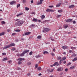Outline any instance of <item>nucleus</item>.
I'll use <instances>...</instances> for the list:
<instances>
[{
    "instance_id": "5",
    "label": "nucleus",
    "mask_w": 77,
    "mask_h": 77,
    "mask_svg": "<svg viewBox=\"0 0 77 77\" xmlns=\"http://www.w3.org/2000/svg\"><path fill=\"white\" fill-rule=\"evenodd\" d=\"M63 71V68L62 67H60L57 69V71Z\"/></svg>"
},
{
    "instance_id": "2",
    "label": "nucleus",
    "mask_w": 77,
    "mask_h": 77,
    "mask_svg": "<svg viewBox=\"0 0 77 77\" xmlns=\"http://www.w3.org/2000/svg\"><path fill=\"white\" fill-rule=\"evenodd\" d=\"M15 45V44L12 43L10 45H8L7 46L4 47L3 48V49H6V48H10L11 47H13Z\"/></svg>"
},
{
    "instance_id": "32",
    "label": "nucleus",
    "mask_w": 77,
    "mask_h": 77,
    "mask_svg": "<svg viewBox=\"0 0 77 77\" xmlns=\"http://www.w3.org/2000/svg\"><path fill=\"white\" fill-rule=\"evenodd\" d=\"M15 32H20V30L17 29L15 30Z\"/></svg>"
},
{
    "instance_id": "38",
    "label": "nucleus",
    "mask_w": 77,
    "mask_h": 77,
    "mask_svg": "<svg viewBox=\"0 0 77 77\" xmlns=\"http://www.w3.org/2000/svg\"><path fill=\"white\" fill-rule=\"evenodd\" d=\"M17 56H18V57H21V54H17Z\"/></svg>"
},
{
    "instance_id": "29",
    "label": "nucleus",
    "mask_w": 77,
    "mask_h": 77,
    "mask_svg": "<svg viewBox=\"0 0 77 77\" xmlns=\"http://www.w3.org/2000/svg\"><path fill=\"white\" fill-rule=\"evenodd\" d=\"M17 35V33H14L12 34V36H14V35Z\"/></svg>"
},
{
    "instance_id": "43",
    "label": "nucleus",
    "mask_w": 77,
    "mask_h": 77,
    "mask_svg": "<svg viewBox=\"0 0 77 77\" xmlns=\"http://www.w3.org/2000/svg\"><path fill=\"white\" fill-rule=\"evenodd\" d=\"M20 4H18L17 5V8H18V7H20Z\"/></svg>"
},
{
    "instance_id": "39",
    "label": "nucleus",
    "mask_w": 77,
    "mask_h": 77,
    "mask_svg": "<svg viewBox=\"0 0 77 77\" xmlns=\"http://www.w3.org/2000/svg\"><path fill=\"white\" fill-rule=\"evenodd\" d=\"M68 20H69V22H71V21H72V20L71 19H69Z\"/></svg>"
},
{
    "instance_id": "3",
    "label": "nucleus",
    "mask_w": 77,
    "mask_h": 77,
    "mask_svg": "<svg viewBox=\"0 0 77 77\" xmlns=\"http://www.w3.org/2000/svg\"><path fill=\"white\" fill-rule=\"evenodd\" d=\"M51 30V29L49 28H45L44 30H43L42 32H49V31H50Z\"/></svg>"
},
{
    "instance_id": "59",
    "label": "nucleus",
    "mask_w": 77,
    "mask_h": 77,
    "mask_svg": "<svg viewBox=\"0 0 77 77\" xmlns=\"http://www.w3.org/2000/svg\"><path fill=\"white\" fill-rule=\"evenodd\" d=\"M37 21H38V22H39V23H40V22H41V20H38Z\"/></svg>"
},
{
    "instance_id": "12",
    "label": "nucleus",
    "mask_w": 77,
    "mask_h": 77,
    "mask_svg": "<svg viewBox=\"0 0 77 77\" xmlns=\"http://www.w3.org/2000/svg\"><path fill=\"white\" fill-rule=\"evenodd\" d=\"M56 65H57V66H58L59 65V64H58V62H56L54 63L53 65V66H56Z\"/></svg>"
},
{
    "instance_id": "35",
    "label": "nucleus",
    "mask_w": 77,
    "mask_h": 77,
    "mask_svg": "<svg viewBox=\"0 0 77 77\" xmlns=\"http://www.w3.org/2000/svg\"><path fill=\"white\" fill-rule=\"evenodd\" d=\"M66 59V57H63L62 58V59L63 60H65Z\"/></svg>"
},
{
    "instance_id": "28",
    "label": "nucleus",
    "mask_w": 77,
    "mask_h": 77,
    "mask_svg": "<svg viewBox=\"0 0 77 77\" xmlns=\"http://www.w3.org/2000/svg\"><path fill=\"white\" fill-rule=\"evenodd\" d=\"M37 69L38 71H41V70L42 69L41 68V67H38V68Z\"/></svg>"
},
{
    "instance_id": "42",
    "label": "nucleus",
    "mask_w": 77,
    "mask_h": 77,
    "mask_svg": "<svg viewBox=\"0 0 77 77\" xmlns=\"http://www.w3.org/2000/svg\"><path fill=\"white\" fill-rule=\"evenodd\" d=\"M25 9L26 10V11H29V8H28L26 7L25 8Z\"/></svg>"
},
{
    "instance_id": "23",
    "label": "nucleus",
    "mask_w": 77,
    "mask_h": 77,
    "mask_svg": "<svg viewBox=\"0 0 77 77\" xmlns=\"http://www.w3.org/2000/svg\"><path fill=\"white\" fill-rule=\"evenodd\" d=\"M37 39H41V35H38L37 37Z\"/></svg>"
},
{
    "instance_id": "9",
    "label": "nucleus",
    "mask_w": 77,
    "mask_h": 77,
    "mask_svg": "<svg viewBox=\"0 0 77 77\" xmlns=\"http://www.w3.org/2000/svg\"><path fill=\"white\" fill-rule=\"evenodd\" d=\"M23 15V13H20L19 14H17V17H20V15Z\"/></svg>"
},
{
    "instance_id": "13",
    "label": "nucleus",
    "mask_w": 77,
    "mask_h": 77,
    "mask_svg": "<svg viewBox=\"0 0 77 77\" xmlns=\"http://www.w3.org/2000/svg\"><path fill=\"white\" fill-rule=\"evenodd\" d=\"M29 51V50H25L24 51H23V52H24V53H28Z\"/></svg>"
},
{
    "instance_id": "40",
    "label": "nucleus",
    "mask_w": 77,
    "mask_h": 77,
    "mask_svg": "<svg viewBox=\"0 0 77 77\" xmlns=\"http://www.w3.org/2000/svg\"><path fill=\"white\" fill-rule=\"evenodd\" d=\"M50 54L52 56H53L54 55V54L53 53H51Z\"/></svg>"
},
{
    "instance_id": "1",
    "label": "nucleus",
    "mask_w": 77,
    "mask_h": 77,
    "mask_svg": "<svg viewBox=\"0 0 77 77\" xmlns=\"http://www.w3.org/2000/svg\"><path fill=\"white\" fill-rule=\"evenodd\" d=\"M17 23L19 26H21L23 24V23H24V21L20 20L17 21Z\"/></svg>"
},
{
    "instance_id": "56",
    "label": "nucleus",
    "mask_w": 77,
    "mask_h": 77,
    "mask_svg": "<svg viewBox=\"0 0 77 77\" xmlns=\"http://www.w3.org/2000/svg\"><path fill=\"white\" fill-rule=\"evenodd\" d=\"M66 63V61H64L63 62V63H64V64H65Z\"/></svg>"
},
{
    "instance_id": "30",
    "label": "nucleus",
    "mask_w": 77,
    "mask_h": 77,
    "mask_svg": "<svg viewBox=\"0 0 77 77\" xmlns=\"http://www.w3.org/2000/svg\"><path fill=\"white\" fill-rule=\"evenodd\" d=\"M51 69H48L47 70V71L48 72H51Z\"/></svg>"
},
{
    "instance_id": "25",
    "label": "nucleus",
    "mask_w": 77,
    "mask_h": 77,
    "mask_svg": "<svg viewBox=\"0 0 77 77\" xmlns=\"http://www.w3.org/2000/svg\"><path fill=\"white\" fill-rule=\"evenodd\" d=\"M35 57L36 58H38V57H41V55H36V56H35Z\"/></svg>"
},
{
    "instance_id": "11",
    "label": "nucleus",
    "mask_w": 77,
    "mask_h": 77,
    "mask_svg": "<svg viewBox=\"0 0 77 77\" xmlns=\"http://www.w3.org/2000/svg\"><path fill=\"white\" fill-rule=\"evenodd\" d=\"M75 7V5H71L70 6H69V8H73Z\"/></svg>"
},
{
    "instance_id": "24",
    "label": "nucleus",
    "mask_w": 77,
    "mask_h": 77,
    "mask_svg": "<svg viewBox=\"0 0 77 77\" xmlns=\"http://www.w3.org/2000/svg\"><path fill=\"white\" fill-rule=\"evenodd\" d=\"M72 57L73 56H74V57H75V56H76V54H75V53H74L72 55Z\"/></svg>"
},
{
    "instance_id": "22",
    "label": "nucleus",
    "mask_w": 77,
    "mask_h": 77,
    "mask_svg": "<svg viewBox=\"0 0 77 77\" xmlns=\"http://www.w3.org/2000/svg\"><path fill=\"white\" fill-rule=\"evenodd\" d=\"M5 35V32H4L0 33V36H2V35Z\"/></svg>"
},
{
    "instance_id": "31",
    "label": "nucleus",
    "mask_w": 77,
    "mask_h": 77,
    "mask_svg": "<svg viewBox=\"0 0 77 77\" xmlns=\"http://www.w3.org/2000/svg\"><path fill=\"white\" fill-rule=\"evenodd\" d=\"M7 59L8 58H7V57L3 59V61H5V60H7Z\"/></svg>"
},
{
    "instance_id": "36",
    "label": "nucleus",
    "mask_w": 77,
    "mask_h": 77,
    "mask_svg": "<svg viewBox=\"0 0 77 77\" xmlns=\"http://www.w3.org/2000/svg\"><path fill=\"white\" fill-rule=\"evenodd\" d=\"M32 54H33V52L31 51L29 53V55H32Z\"/></svg>"
},
{
    "instance_id": "64",
    "label": "nucleus",
    "mask_w": 77,
    "mask_h": 77,
    "mask_svg": "<svg viewBox=\"0 0 77 77\" xmlns=\"http://www.w3.org/2000/svg\"><path fill=\"white\" fill-rule=\"evenodd\" d=\"M35 12H32V13H31V14H35Z\"/></svg>"
},
{
    "instance_id": "33",
    "label": "nucleus",
    "mask_w": 77,
    "mask_h": 77,
    "mask_svg": "<svg viewBox=\"0 0 77 77\" xmlns=\"http://www.w3.org/2000/svg\"><path fill=\"white\" fill-rule=\"evenodd\" d=\"M38 65L37 64H36L35 66V68H38Z\"/></svg>"
},
{
    "instance_id": "47",
    "label": "nucleus",
    "mask_w": 77,
    "mask_h": 77,
    "mask_svg": "<svg viewBox=\"0 0 77 77\" xmlns=\"http://www.w3.org/2000/svg\"><path fill=\"white\" fill-rule=\"evenodd\" d=\"M40 4H42V2H43V0H40Z\"/></svg>"
},
{
    "instance_id": "6",
    "label": "nucleus",
    "mask_w": 77,
    "mask_h": 77,
    "mask_svg": "<svg viewBox=\"0 0 77 77\" xmlns=\"http://www.w3.org/2000/svg\"><path fill=\"white\" fill-rule=\"evenodd\" d=\"M25 59L24 58H19L18 59H17V60H20V61H22V60H24Z\"/></svg>"
},
{
    "instance_id": "18",
    "label": "nucleus",
    "mask_w": 77,
    "mask_h": 77,
    "mask_svg": "<svg viewBox=\"0 0 77 77\" xmlns=\"http://www.w3.org/2000/svg\"><path fill=\"white\" fill-rule=\"evenodd\" d=\"M63 26L64 29H66L68 27V25H64Z\"/></svg>"
},
{
    "instance_id": "60",
    "label": "nucleus",
    "mask_w": 77,
    "mask_h": 77,
    "mask_svg": "<svg viewBox=\"0 0 77 77\" xmlns=\"http://www.w3.org/2000/svg\"><path fill=\"white\" fill-rule=\"evenodd\" d=\"M31 3H33V0H32L31 1Z\"/></svg>"
},
{
    "instance_id": "21",
    "label": "nucleus",
    "mask_w": 77,
    "mask_h": 77,
    "mask_svg": "<svg viewBox=\"0 0 77 77\" xmlns=\"http://www.w3.org/2000/svg\"><path fill=\"white\" fill-rule=\"evenodd\" d=\"M77 60V57H75L72 60V61L74 62V61H75V60Z\"/></svg>"
},
{
    "instance_id": "10",
    "label": "nucleus",
    "mask_w": 77,
    "mask_h": 77,
    "mask_svg": "<svg viewBox=\"0 0 77 77\" xmlns=\"http://www.w3.org/2000/svg\"><path fill=\"white\" fill-rule=\"evenodd\" d=\"M15 3H16V2L13 1L10 2V4L11 5H14V4H15Z\"/></svg>"
},
{
    "instance_id": "51",
    "label": "nucleus",
    "mask_w": 77,
    "mask_h": 77,
    "mask_svg": "<svg viewBox=\"0 0 77 77\" xmlns=\"http://www.w3.org/2000/svg\"><path fill=\"white\" fill-rule=\"evenodd\" d=\"M11 50H12V51H14L15 50V48H13L12 49H11Z\"/></svg>"
},
{
    "instance_id": "8",
    "label": "nucleus",
    "mask_w": 77,
    "mask_h": 77,
    "mask_svg": "<svg viewBox=\"0 0 77 77\" xmlns=\"http://www.w3.org/2000/svg\"><path fill=\"white\" fill-rule=\"evenodd\" d=\"M63 49H67L68 48V46H63L62 47Z\"/></svg>"
},
{
    "instance_id": "15",
    "label": "nucleus",
    "mask_w": 77,
    "mask_h": 77,
    "mask_svg": "<svg viewBox=\"0 0 77 77\" xmlns=\"http://www.w3.org/2000/svg\"><path fill=\"white\" fill-rule=\"evenodd\" d=\"M32 21H33L34 22H37V21H38V20L35 18H34L33 19Z\"/></svg>"
},
{
    "instance_id": "27",
    "label": "nucleus",
    "mask_w": 77,
    "mask_h": 77,
    "mask_svg": "<svg viewBox=\"0 0 77 77\" xmlns=\"http://www.w3.org/2000/svg\"><path fill=\"white\" fill-rule=\"evenodd\" d=\"M42 19H44L45 18V16L42 15L41 17Z\"/></svg>"
},
{
    "instance_id": "45",
    "label": "nucleus",
    "mask_w": 77,
    "mask_h": 77,
    "mask_svg": "<svg viewBox=\"0 0 77 77\" xmlns=\"http://www.w3.org/2000/svg\"><path fill=\"white\" fill-rule=\"evenodd\" d=\"M58 60H60L61 59V57H59L57 58Z\"/></svg>"
},
{
    "instance_id": "62",
    "label": "nucleus",
    "mask_w": 77,
    "mask_h": 77,
    "mask_svg": "<svg viewBox=\"0 0 77 77\" xmlns=\"http://www.w3.org/2000/svg\"><path fill=\"white\" fill-rule=\"evenodd\" d=\"M66 22H69V21L68 19V20H66Z\"/></svg>"
},
{
    "instance_id": "48",
    "label": "nucleus",
    "mask_w": 77,
    "mask_h": 77,
    "mask_svg": "<svg viewBox=\"0 0 77 77\" xmlns=\"http://www.w3.org/2000/svg\"><path fill=\"white\" fill-rule=\"evenodd\" d=\"M71 48L72 50H74V49H75V48L74 47H72Z\"/></svg>"
},
{
    "instance_id": "55",
    "label": "nucleus",
    "mask_w": 77,
    "mask_h": 77,
    "mask_svg": "<svg viewBox=\"0 0 77 77\" xmlns=\"http://www.w3.org/2000/svg\"><path fill=\"white\" fill-rule=\"evenodd\" d=\"M73 24H76V22H75V21H73Z\"/></svg>"
},
{
    "instance_id": "41",
    "label": "nucleus",
    "mask_w": 77,
    "mask_h": 77,
    "mask_svg": "<svg viewBox=\"0 0 77 77\" xmlns=\"http://www.w3.org/2000/svg\"><path fill=\"white\" fill-rule=\"evenodd\" d=\"M30 75H31V73H29L27 74V75H28V76H29Z\"/></svg>"
},
{
    "instance_id": "17",
    "label": "nucleus",
    "mask_w": 77,
    "mask_h": 77,
    "mask_svg": "<svg viewBox=\"0 0 77 77\" xmlns=\"http://www.w3.org/2000/svg\"><path fill=\"white\" fill-rule=\"evenodd\" d=\"M61 5V3H60L56 5V7H59Z\"/></svg>"
},
{
    "instance_id": "16",
    "label": "nucleus",
    "mask_w": 77,
    "mask_h": 77,
    "mask_svg": "<svg viewBox=\"0 0 77 77\" xmlns=\"http://www.w3.org/2000/svg\"><path fill=\"white\" fill-rule=\"evenodd\" d=\"M24 52H23V53H22L21 54H20V57H23V56H24Z\"/></svg>"
},
{
    "instance_id": "57",
    "label": "nucleus",
    "mask_w": 77,
    "mask_h": 77,
    "mask_svg": "<svg viewBox=\"0 0 77 77\" xmlns=\"http://www.w3.org/2000/svg\"><path fill=\"white\" fill-rule=\"evenodd\" d=\"M71 64V63H69L67 64V66H69V65H70Z\"/></svg>"
},
{
    "instance_id": "7",
    "label": "nucleus",
    "mask_w": 77,
    "mask_h": 77,
    "mask_svg": "<svg viewBox=\"0 0 77 77\" xmlns=\"http://www.w3.org/2000/svg\"><path fill=\"white\" fill-rule=\"evenodd\" d=\"M30 33H31L30 32H26L25 33V35H30Z\"/></svg>"
},
{
    "instance_id": "4",
    "label": "nucleus",
    "mask_w": 77,
    "mask_h": 77,
    "mask_svg": "<svg viewBox=\"0 0 77 77\" xmlns=\"http://www.w3.org/2000/svg\"><path fill=\"white\" fill-rule=\"evenodd\" d=\"M46 12H54V10H53L52 9H47L46 10Z\"/></svg>"
},
{
    "instance_id": "34",
    "label": "nucleus",
    "mask_w": 77,
    "mask_h": 77,
    "mask_svg": "<svg viewBox=\"0 0 77 77\" xmlns=\"http://www.w3.org/2000/svg\"><path fill=\"white\" fill-rule=\"evenodd\" d=\"M27 65H31V63L30 62H28L27 63Z\"/></svg>"
},
{
    "instance_id": "63",
    "label": "nucleus",
    "mask_w": 77,
    "mask_h": 77,
    "mask_svg": "<svg viewBox=\"0 0 77 77\" xmlns=\"http://www.w3.org/2000/svg\"><path fill=\"white\" fill-rule=\"evenodd\" d=\"M7 31L8 32H10V31H11V30L10 29H8Z\"/></svg>"
},
{
    "instance_id": "61",
    "label": "nucleus",
    "mask_w": 77,
    "mask_h": 77,
    "mask_svg": "<svg viewBox=\"0 0 77 77\" xmlns=\"http://www.w3.org/2000/svg\"><path fill=\"white\" fill-rule=\"evenodd\" d=\"M31 26H32V27H34V26H35V25L32 24Z\"/></svg>"
},
{
    "instance_id": "19",
    "label": "nucleus",
    "mask_w": 77,
    "mask_h": 77,
    "mask_svg": "<svg viewBox=\"0 0 77 77\" xmlns=\"http://www.w3.org/2000/svg\"><path fill=\"white\" fill-rule=\"evenodd\" d=\"M17 63L18 64V65H21V64H22V62H21V61H18Z\"/></svg>"
},
{
    "instance_id": "52",
    "label": "nucleus",
    "mask_w": 77,
    "mask_h": 77,
    "mask_svg": "<svg viewBox=\"0 0 77 77\" xmlns=\"http://www.w3.org/2000/svg\"><path fill=\"white\" fill-rule=\"evenodd\" d=\"M62 60H60V64L62 63Z\"/></svg>"
},
{
    "instance_id": "50",
    "label": "nucleus",
    "mask_w": 77,
    "mask_h": 77,
    "mask_svg": "<svg viewBox=\"0 0 77 77\" xmlns=\"http://www.w3.org/2000/svg\"><path fill=\"white\" fill-rule=\"evenodd\" d=\"M2 55H4L5 56V55H6V54L5 53H2Z\"/></svg>"
},
{
    "instance_id": "44",
    "label": "nucleus",
    "mask_w": 77,
    "mask_h": 77,
    "mask_svg": "<svg viewBox=\"0 0 77 77\" xmlns=\"http://www.w3.org/2000/svg\"><path fill=\"white\" fill-rule=\"evenodd\" d=\"M2 24H5V22L4 21H2Z\"/></svg>"
},
{
    "instance_id": "54",
    "label": "nucleus",
    "mask_w": 77,
    "mask_h": 77,
    "mask_svg": "<svg viewBox=\"0 0 77 77\" xmlns=\"http://www.w3.org/2000/svg\"><path fill=\"white\" fill-rule=\"evenodd\" d=\"M68 70V69H65V71H66V72H67Z\"/></svg>"
},
{
    "instance_id": "46",
    "label": "nucleus",
    "mask_w": 77,
    "mask_h": 77,
    "mask_svg": "<svg viewBox=\"0 0 77 77\" xmlns=\"http://www.w3.org/2000/svg\"><path fill=\"white\" fill-rule=\"evenodd\" d=\"M37 4L38 5H41V4H41V2H38L37 3Z\"/></svg>"
},
{
    "instance_id": "49",
    "label": "nucleus",
    "mask_w": 77,
    "mask_h": 77,
    "mask_svg": "<svg viewBox=\"0 0 77 77\" xmlns=\"http://www.w3.org/2000/svg\"><path fill=\"white\" fill-rule=\"evenodd\" d=\"M62 16L61 15H59L57 16V18H59V17H60Z\"/></svg>"
},
{
    "instance_id": "26",
    "label": "nucleus",
    "mask_w": 77,
    "mask_h": 77,
    "mask_svg": "<svg viewBox=\"0 0 77 77\" xmlns=\"http://www.w3.org/2000/svg\"><path fill=\"white\" fill-rule=\"evenodd\" d=\"M58 12L59 13H61V12H62V10H60L58 11Z\"/></svg>"
},
{
    "instance_id": "58",
    "label": "nucleus",
    "mask_w": 77,
    "mask_h": 77,
    "mask_svg": "<svg viewBox=\"0 0 77 77\" xmlns=\"http://www.w3.org/2000/svg\"><path fill=\"white\" fill-rule=\"evenodd\" d=\"M49 8H53V6H49Z\"/></svg>"
},
{
    "instance_id": "20",
    "label": "nucleus",
    "mask_w": 77,
    "mask_h": 77,
    "mask_svg": "<svg viewBox=\"0 0 77 77\" xmlns=\"http://www.w3.org/2000/svg\"><path fill=\"white\" fill-rule=\"evenodd\" d=\"M75 68V66H72L70 68V69H74Z\"/></svg>"
},
{
    "instance_id": "14",
    "label": "nucleus",
    "mask_w": 77,
    "mask_h": 77,
    "mask_svg": "<svg viewBox=\"0 0 77 77\" xmlns=\"http://www.w3.org/2000/svg\"><path fill=\"white\" fill-rule=\"evenodd\" d=\"M49 53L48 52L46 51H44L43 52V54H49Z\"/></svg>"
},
{
    "instance_id": "37",
    "label": "nucleus",
    "mask_w": 77,
    "mask_h": 77,
    "mask_svg": "<svg viewBox=\"0 0 77 77\" xmlns=\"http://www.w3.org/2000/svg\"><path fill=\"white\" fill-rule=\"evenodd\" d=\"M23 3H26V0H23Z\"/></svg>"
},
{
    "instance_id": "53",
    "label": "nucleus",
    "mask_w": 77,
    "mask_h": 77,
    "mask_svg": "<svg viewBox=\"0 0 77 77\" xmlns=\"http://www.w3.org/2000/svg\"><path fill=\"white\" fill-rule=\"evenodd\" d=\"M53 71H54V69H51V72H52Z\"/></svg>"
}]
</instances>
